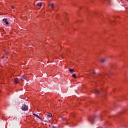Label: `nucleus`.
Returning a JSON list of instances; mask_svg holds the SVG:
<instances>
[{"label":"nucleus","instance_id":"5","mask_svg":"<svg viewBox=\"0 0 128 128\" xmlns=\"http://www.w3.org/2000/svg\"><path fill=\"white\" fill-rule=\"evenodd\" d=\"M14 82L15 84H18V78H16L14 80Z\"/></svg>","mask_w":128,"mask_h":128},{"label":"nucleus","instance_id":"18","mask_svg":"<svg viewBox=\"0 0 128 128\" xmlns=\"http://www.w3.org/2000/svg\"><path fill=\"white\" fill-rule=\"evenodd\" d=\"M52 128H56L54 126H53Z\"/></svg>","mask_w":128,"mask_h":128},{"label":"nucleus","instance_id":"3","mask_svg":"<svg viewBox=\"0 0 128 128\" xmlns=\"http://www.w3.org/2000/svg\"><path fill=\"white\" fill-rule=\"evenodd\" d=\"M33 116H36V118H39V120H42V118H40V116H38V115L36 114H33Z\"/></svg>","mask_w":128,"mask_h":128},{"label":"nucleus","instance_id":"15","mask_svg":"<svg viewBox=\"0 0 128 128\" xmlns=\"http://www.w3.org/2000/svg\"><path fill=\"white\" fill-rule=\"evenodd\" d=\"M6 54H10V52H8Z\"/></svg>","mask_w":128,"mask_h":128},{"label":"nucleus","instance_id":"2","mask_svg":"<svg viewBox=\"0 0 128 128\" xmlns=\"http://www.w3.org/2000/svg\"><path fill=\"white\" fill-rule=\"evenodd\" d=\"M48 8H50L52 10L54 8V4H50L48 5Z\"/></svg>","mask_w":128,"mask_h":128},{"label":"nucleus","instance_id":"10","mask_svg":"<svg viewBox=\"0 0 128 128\" xmlns=\"http://www.w3.org/2000/svg\"><path fill=\"white\" fill-rule=\"evenodd\" d=\"M69 72H74V69H72L70 68L69 69Z\"/></svg>","mask_w":128,"mask_h":128},{"label":"nucleus","instance_id":"17","mask_svg":"<svg viewBox=\"0 0 128 128\" xmlns=\"http://www.w3.org/2000/svg\"><path fill=\"white\" fill-rule=\"evenodd\" d=\"M3 119H4V117L2 118V120H3Z\"/></svg>","mask_w":128,"mask_h":128},{"label":"nucleus","instance_id":"11","mask_svg":"<svg viewBox=\"0 0 128 128\" xmlns=\"http://www.w3.org/2000/svg\"><path fill=\"white\" fill-rule=\"evenodd\" d=\"M72 76L74 78H76V76L75 74H72Z\"/></svg>","mask_w":128,"mask_h":128},{"label":"nucleus","instance_id":"16","mask_svg":"<svg viewBox=\"0 0 128 128\" xmlns=\"http://www.w3.org/2000/svg\"><path fill=\"white\" fill-rule=\"evenodd\" d=\"M62 120H66V118H64Z\"/></svg>","mask_w":128,"mask_h":128},{"label":"nucleus","instance_id":"8","mask_svg":"<svg viewBox=\"0 0 128 128\" xmlns=\"http://www.w3.org/2000/svg\"><path fill=\"white\" fill-rule=\"evenodd\" d=\"M100 62H106V59L105 58H102L100 60Z\"/></svg>","mask_w":128,"mask_h":128},{"label":"nucleus","instance_id":"4","mask_svg":"<svg viewBox=\"0 0 128 128\" xmlns=\"http://www.w3.org/2000/svg\"><path fill=\"white\" fill-rule=\"evenodd\" d=\"M3 22H4L6 24H8V19L6 18L3 19Z\"/></svg>","mask_w":128,"mask_h":128},{"label":"nucleus","instance_id":"9","mask_svg":"<svg viewBox=\"0 0 128 128\" xmlns=\"http://www.w3.org/2000/svg\"><path fill=\"white\" fill-rule=\"evenodd\" d=\"M95 94H100V92L98 90H95Z\"/></svg>","mask_w":128,"mask_h":128},{"label":"nucleus","instance_id":"21","mask_svg":"<svg viewBox=\"0 0 128 128\" xmlns=\"http://www.w3.org/2000/svg\"><path fill=\"white\" fill-rule=\"evenodd\" d=\"M2 58H4V57H2Z\"/></svg>","mask_w":128,"mask_h":128},{"label":"nucleus","instance_id":"20","mask_svg":"<svg viewBox=\"0 0 128 128\" xmlns=\"http://www.w3.org/2000/svg\"><path fill=\"white\" fill-rule=\"evenodd\" d=\"M90 122H92V119L90 120Z\"/></svg>","mask_w":128,"mask_h":128},{"label":"nucleus","instance_id":"12","mask_svg":"<svg viewBox=\"0 0 128 128\" xmlns=\"http://www.w3.org/2000/svg\"><path fill=\"white\" fill-rule=\"evenodd\" d=\"M92 76H94V74H96V72H92Z\"/></svg>","mask_w":128,"mask_h":128},{"label":"nucleus","instance_id":"19","mask_svg":"<svg viewBox=\"0 0 128 128\" xmlns=\"http://www.w3.org/2000/svg\"><path fill=\"white\" fill-rule=\"evenodd\" d=\"M12 8H14L12 6Z\"/></svg>","mask_w":128,"mask_h":128},{"label":"nucleus","instance_id":"13","mask_svg":"<svg viewBox=\"0 0 128 128\" xmlns=\"http://www.w3.org/2000/svg\"><path fill=\"white\" fill-rule=\"evenodd\" d=\"M48 116H50V118H52V114H49L48 115Z\"/></svg>","mask_w":128,"mask_h":128},{"label":"nucleus","instance_id":"7","mask_svg":"<svg viewBox=\"0 0 128 128\" xmlns=\"http://www.w3.org/2000/svg\"><path fill=\"white\" fill-rule=\"evenodd\" d=\"M21 80H22L24 81V80H26V76H23L22 77Z\"/></svg>","mask_w":128,"mask_h":128},{"label":"nucleus","instance_id":"14","mask_svg":"<svg viewBox=\"0 0 128 128\" xmlns=\"http://www.w3.org/2000/svg\"><path fill=\"white\" fill-rule=\"evenodd\" d=\"M109 4H110V2H112V0H108Z\"/></svg>","mask_w":128,"mask_h":128},{"label":"nucleus","instance_id":"6","mask_svg":"<svg viewBox=\"0 0 128 128\" xmlns=\"http://www.w3.org/2000/svg\"><path fill=\"white\" fill-rule=\"evenodd\" d=\"M37 6H40H40H42V2L38 3Z\"/></svg>","mask_w":128,"mask_h":128},{"label":"nucleus","instance_id":"1","mask_svg":"<svg viewBox=\"0 0 128 128\" xmlns=\"http://www.w3.org/2000/svg\"><path fill=\"white\" fill-rule=\"evenodd\" d=\"M22 110H24V111L28 110V106H26V104H24L22 106Z\"/></svg>","mask_w":128,"mask_h":128}]
</instances>
